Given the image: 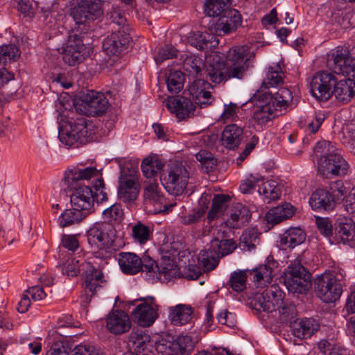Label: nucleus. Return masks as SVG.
<instances>
[{"label": "nucleus", "mask_w": 355, "mask_h": 355, "mask_svg": "<svg viewBox=\"0 0 355 355\" xmlns=\"http://www.w3.org/2000/svg\"><path fill=\"white\" fill-rule=\"evenodd\" d=\"M131 235L135 242L142 245L150 240L151 232L148 226L139 222L132 227Z\"/></svg>", "instance_id": "nucleus-52"}, {"label": "nucleus", "mask_w": 355, "mask_h": 355, "mask_svg": "<svg viewBox=\"0 0 355 355\" xmlns=\"http://www.w3.org/2000/svg\"><path fill=\"white\" fill-rule=\"evenodd\" d=\"M345 286V275L343 272L324 273L315 281V291L324 302L329 303L338 300Z\"/></svg>", "instance_id": "nucleus-4"}, {"label": "nucleus", "mask_w": 355, "mask_h": 355, "mask_svg": "<svg viewBox=\"0 0 355 355\" xmlns=\"http://www.w3.org/2000/svg\"><path fill=\"white\" fill-rule=\"evenodd\" d=\"M264 95L265 101H269L277 110H282L289 107L293 101L291 91L286 87H281L274 95L270 93H262Z\"/></svg>", "instance_id": "nucleus-30"}, {"label": "nucleus", "mask_w": 355, "mask_h": 355, "mask_svg": "<svg viewBox=\"0 0 355 355\" xmlns=\"http://www.w3.org/2000/svg\"><path fill=\"white\" fill-rule=\"evenodd\" d=\"M193 308L187 304H178L169 309V319L174 325H183L192 319Z\"/></svg>", "instance_id": "nucleus-34"}, {"label": "nucleus", "mask_w": 355, "mask_h": 355, "mask_svg": "<svg viewBox=\"0 0 355 355\" xmlns=\"http://www.w3.org/2000/svg\"><path fill=\"white\" fill-rule=\"evenodd\" d=\"M232 0H206L205 13L209 17H220L227 12L230 8Z\"/></svg>", "instance_id": "nucleus-40"}, {"label": "nucleus", "mask_w": 355, "mask_h": 355, "mask_svg": "<svg viewBox=\"0 0 355 355\" xmlns=\"http://www.w3.org/2000/svg\"><path fill=\"white\" fill-rule=\"evenodd\" d=\"M242 24V16L240 12L236 10H229V11L223 15L214 24V31L218 35H225L234 32Z\"/></svg>", "instance_id": "nucleus-20"}, {"label": "nucleus", "mask_w": 355, "mask_h": 355, "mask_svg": "<svg viewBox=\"0 0 355 355\" xmlns=\"http://www.w3.org/2000/svg\"><path fill=\"white\" fill-rule=\"evenodd\" d=\"M315 153L319 157L318 160L331 158L334 155H338L340 152L336 146L329 141H318L315 147Z\"/></svg>", "instance_id": "nucleus-49"}, {"label": "nucleus", "mask_w": 355, "mask_h": 355, "mask_svg": "<svg viewBox=\"0 0 355 355\" xmlns=\"http://www.w3.org/2000/svg\"><path fill=\"white\" fill-rule=\"evenodd\" d=\"M355 226L350 218H339L335 229L336 237L343 243L352 241L354 236Z\"/></svg>", "instance_id": "nucleus-38"}, {"label": "nucleus", "mask_w": 355, "mask_h": 355, "mask_svg": "<svg viewBox=\"0 0 355 355\" xmlns=\"http://www.w3.org/2000/svg\"><path fill=\"white\" fill-rule=\"evenodd\" d=\"M349 184H346L341 180L332 182L330 184V190L332 197L335 199V202L339 200H343L347 197L349 192Z\"/></svg>", "instance_id": "nucleus-57"}, {"label": "nucleus", "mask_w": 355, "mask_h": 355, "mask_svg": "<svg viewBox=\"0 0 355 355\" xmlns=\"http://www.w3.org/2000/svg\"><path fill=\"white\" fill-rule=\"evenodd\" d=\"M258 191L263 196V199L268 202L278 200L281 196V189L279 184L273 180L261 182Z\"/></svg>", "instance_id": "nucleus-42"}, {"label": "nucleus", "mask_w": 355, "mask_h": 355, "mask_svg": "<svg viewBox=\"0 0 355 355\" xmlns=\"http://www.w3.org/2000/svg\"><path fill=\"white\" fill-rule=\"evenodd\" d=\"M118 262L124 274L132 275L141 272L147 280L157 282L158 273L155 270L157 266L150 257H140L133 252H123L119 254Z\"/></svg>", "instance_id": "nucleus-2"}, {"label": "nucleus", "mask_w": 355, "mask_h": 355, "mask_svg": "<svg viewBox=\"0 0 355 355\" xmlns=\"http://www.w3.org/2000/svg\"><path fill=\"white\" fill-rule=\"evenodd\" d=\"M46 355H69V345L64 340H56L51 345Z\"/></svg>", "instance_id": "nucleus-64"}, {"label": "nucleus", "mask_w": 355, "mask_h": 355, "mask_svg": "<svg viewBox=\"0 0 355 355\" xmlns=\"http://www.w3.org/2000/svg\"><path fill=\"white\" fill-rule=\"evenodd\" d=\"M139 190L138 181H119L118 198L125 203L133 202L137 200Z\"/></svg>", "instance_id": "nucleus-33"}, {"label": "nucleus", "mask_w": 355, "mask_h": 355, "mask_svg": "<svg viewBox=\"0 0 355 355\" xmlns=\"http://www.w3.org/2000/svg\"><path fill=\"white\" fill-rule=\"evenodd\" d=\"M130 41L128 28L123 26L104 40L103 49L107 55H118L128 49Z\"/></svg>", "instance_id": "nucleus-14"}, {"label": "nucleus", "mask_w": 355, "mask_h": 355, "mask_svg": "<svg viewBox=\"0 0 355 355\" xmlns=\"http://www.w3.org/2000/svg\"><path fill=\"white\" fill-rule=\"evenodd\" d=\"M263 181V176L258 174H250L245 180L242 181L239 189L243 193H249L255 189L257 185L259 187L258 183Z\"/></svg>", "instance_id": "nucleus-61"}, {"label": "nucleus", "mask_w": 355, "mask_h": 355, "mask_svg": "<svg viewBox=\"0 0 355 355\" xmlns=\"http://www.w3.org/2000/svg\"><path fill=\"white\" fill-rule=\"evenodd\" d=\"M150 341V337L141 329H133L128 339L127 349L139 354L145 353L148 350V346Z\"/></svg>", "instance_id": "nucleus-27"}, {"label": "nucleus", "mask_w": 355, "mask_h": 355, "mask_svg": "<svg viewBox=\"0 0 355 355\" xmlns=\"http://www.w3.org/2000/svg\"><path fill=\"white\" fill-rule=\"evenodd\" d=\"M82 270L85 273V291L94 295L98 289L106 283L105 277L103 272L96 269L90 262L83 263Z\"/></svg>", "instance_id": "nucleus-21"}, {"label": "nucleus", "mask_w": 355, "mask_h": 355, "mask_svg": "<svg viewBox=\"0 0 355 355\" xmlns=\"http://www.w3.org/2000/svg\"><path fill=\"white\" fill-rule=\"evenodd\" d=\"M156 265L157 268L155 271L158 273L157 281L161 278V275H164L166 279L176 275V265L173 260L169 258L163 259L159 266L157 263Z\"/></svg>", "instance_id": "nucleus-56"}, {"label": "nucleus", "mask_w": 355, "mask_h": 355, "mask_svg": "<svg viewBox=\"0 0 355 355\" xmlns=\"http://www.w3.org/2000/svg\"><path fill=\"white\" fill-rule=\"evenodd\" d=\"M195 343L190 336L186 335L178 336L172 343H168V345L174 350V355H189L194 349Z\"/></svg>", "instance_id": "nucleus-41"}, {"label": "nucleus", "mask_w": 355, "mask_h": 355, "mask_svg": "<svg viewBox=\"0 0 355 355\" xmlns=\"http://www.w3.org/2000/svg\"><path fill=\"white\" fill-rule=\"evenodd\" d=\"M252 102L256 103V110L254 112V119L260 125H263L275 117V111L277 110L269 101H265L262 92L257 91L252 97Z\"/></svg>", "instance_id": "nucleus-19"}, {"label": "nucleus", "mask_w": 355, "mask_h": 355, "mask_svg": "<svg viewBox=\"0 0 355 355\" xmlns=\"http://www.w3.org/2000/svg\"><path fill=\"white\" fill-rule=\"evenodd\" d=\"M166 106L171 112L174 113L180 119L193 115L196 107L192 101L185 96L169 98Z\"/></svg>", "instance_id": "nucleus-23"}, {"label": "nucleus", "mask_w": 355, "mask_h": 355, "mask_svg": "<svg viewBox=\"0 0 355 355\" xmlns=\"http://www.w3.org/2000/svg\"><path fill=\"white\" fill-rule=\"evenodd\" d=\"M120 176L119 181H138V170L135 164L122 159H119Z\"/></svg>", "instance_id": "nucleus-46"}, {"label": "nucleus", "mask_w": 355, "mask_h": 355, "mask_svg": "<svg viewBox=\"0 0 355 355\" xmlns=\"http://www.w3.org/2000/svg\"><path fill=\"white\" fill-rule=\"evenodd\" d=\"M293 214V207L289 203H285L270 209L266 214V219L268 223L276 225L291 218Z\"/></svg>", "instance_id": "nucleus-37"}, {"label": "nucleus", "mask_w": 355, "mask_h": 355, "mask_svg": "<svg viewBox=\"0 0 355 355\" xmlns=\"http://www.w3.org/2000/svg\"><path fill=\"white\" fill-rule=\"evenodd\" d=\"M93 131L89 129L86 119L83 116L71 118L59 129L60 141L66 146L76 144H85L93 139Z\"/></svg>", "instance_id": "nucleus-3"}, {"label": "nucleus", "mask_w": 355, "mask_h": 355, "mask_svg": "<svg viewBox=\"0 0 355 355\" xmlns=\"http://www.w3.org/2000/svg\"><path fill=\"white\" fill-rule=\"evenodd\" d=\"M336 76L327 71L316 73L310 83L311 95L318 101L325 102L332 96L331 87L336 83Z\"/></svg>", "instance_id": "nucleus-11"}, {"label": "nucleus", "mask_w": 355, "mask_h": 355, "mask_svg": "<svg viewBox=\"0 0 355 355\" xmlns=\"http://www.w3.org/2000/svg\"><path fill=\"white\" fill-rule=\"evenodd\" d=\"M251 214L248 208L242 204L238 203L232 209L227 223L232 228H239L248 223Z\"/></svg>", "instance_id": "nucleus-35"}, {"label": "nucleus", "mask_w": 355, "mask_h": 355, "mask_svg": "<svg viewBox=\"0 0 355 355\" xmlns=\"http://www.w3.org/2000/svg\"><path fill=\"white\" fill-rule=\"evenodd\" d=\"M331 157L318 161V171L326 178L347 175L349 165L342 155H334Z\"/></svg>", "instance_id": "nucleus-16"}, {"label": "nucleus", "mask_w": 355, "mask_h": 355, "mask_svg": "<svg viewBox=\"0 0 355 355\" xmlns=\"http://www.w3.org/2000/svg\"><path fill=\"white\" fill-rule=\"evenodd\" d=\"M279 245L284 250L294 248L302 244L306 239L305 232L299 227H291L281 234Z\"/></svg>", "instance_id": "nucleus-32"}, {"label": "nucleus", "mask_w": 355, "mask_h": 355, "mask_svg": "<svg viewBox=\"0 0 355 355\" xmlns=\"http://www.w3.org/2000/svg\"><path fill=\"white\" fill-rule=\"evenodd\" d=\"M284 294L277 286L266 288L261 293H257L250 299V306L258 311L272 312L282 303Z\"/></svg>", "instance_id": "nucleus-10"}, {"label": "nucleus", "mask_w": 355, "mask_h": 355, "mask_svg": "<svg viewBox=\"0 0 355 355\" xmlns=\"http://www.w3.org/2000/svg\"><path fill=\"white\" fill-rule=\"evenodd\" d=\"M284 275V283L289 292L303 293L311 286V275L303 266L300 257L291 263Z\"/></svg>", "instance_id": "nucleus-5"}, {"label": "nucleus", "mask_w": 355, "mask_h": 355, "mask_svg": "<svg viewBox=\"0 0 355 355\" xmlns=\"http://www.w3.org/2000/svg\"><path fill=\"white\" fill-rule=\"evenodd\" d=\"M243 135V131L241 127L236 124L227 125L222 132L223 144L228 149H234L241 144Z\"/></svg>", "instance_id": "nucleus-31"}, {"label": "nucleus", "mask_w": 355, "mask_h": 355, "mask_svg": "<svg viewBox=\"0 0 355 355\" xmlns=\"http://www.w3.org/2000/svg\"><path fill=\"white\" fill-rule=\"evenodd\" d=\"M205 202L200 200V205L194 208L190 213L180 217V223L184 225H191L201 221L207 210Z\"/></svg>", "instance_id": "nucleus-45"}, {"label": "nucleus", "mask_w": 355, "mask_h": 355, "mask_svg": "<svg viewBox=\"0 0 355 355\" xmlns=\"http://www.w3.org/2000/svg\"><path fill=\"white\" fill-rule=\"evenodd\" d=\"M332 95L343 104L348 103L355 96V80L345 78L337 81L336 79Z\"/></svg>", "instance_id": "nucleus-25"}, {"label": "nucleus", "mask_w": 355, "mask_h": 355, "mask_svg": "<svg viewBox=\"0 0 355 355\" xmlns=\"http://www.w3.org/2000/svg\"><path fill=\"white\" fill-rule=\"evenodd\" d=\"M247 273L243 270L234 271L231 274L227 285L233 291L240 293L246 288Z\"/></svg>", "instance_id": "nucleus-53"}, {"label": "nucleus", "mask_w": 355, "mask_h": 355, "mask_svg": "<svg viewBox=\"0 0 355 355\" xmlns=\"http://www.w3.org/2000/svg\"><path fill=\"white\" fill-rule=\"evenodd\" d=\"M238 110L239 107L234 103H230V104H225L224 110L220 114L218 121L225 123L228 121H235L238 118Z\"/></svg>", "instance_id": "nucleus-63"}, {"label": "nucleus", "mask_w": 355, "mask_h": 355, "mask_svg": "<svg viewBox=\"0 0 355 355\" xmlns=\"http://www.w3.org/2000/svg\"><path fill=\"white\" fill-rule=\"evenodd\" d=\"M230 197L227 195L218 194L212 200L211 208L207 214L209 221L218 218L227 208Z\"/></svg>", "instance_id": "nucleus-44"}, {"label": "nucleus", "mask_w": 355, "mask_h": 355, "mask_svg": "<svg viewBox=\"0 0 355 355\" xmlns=\"http://www.w3.org/2000/svg\"><path fill=\"white\" fill-rule=\"evenodd\" d=\"M327 64L332 73L355 79V58L347 48L338 46L332 50L328 55Z\"/></svg>", "instance_id": "nucleus-8"}, {"label": "nucleus", "mask_w": 355, "mask_h": 355, "mask_svg": "<svg viewBox=\"0 0 355 355\" xmlns=\"http://www.w3.org/2000/svg\"><path fill=\"white\" fill-rule=\"evenodd\" d=\"M335 204V199L331 193L325 189H317L309 198V205L314 210H331Z\"/></svg>", "instance_id": "nucleus-29"}, {"label": "nucleus", "mask_w": 355, "mask_h": 355, "mask_svg": "<svg viewBox=\"0 0 355 355\" xmlns=\"http://www.w3.org/2000/svg\"><path fill=\"white\" fill-rule=\"evenodd\" d=\"M89 51L83 44V39L78 34L69 35L67 44L64 49L63 60L69 65L81 62L87 56Z\"/></svg>", "instance_id": "nucleus-15"}, {"label": "nucleus", "mask_w": 355, "mask_h": 355, "mask_svg": "<svg viewBox=\"0 0 355 355\" xmlns=\"http://www.w3.org/2000/svg\"><path fill=\"white\" fill-rule=\"evenodd\" d=\"M89 244L98 249L94 257L100 259L110 257L113 251L114 240L108 232V225L96 223L87 232Z\"/></svg>", "instance_id": "nucleus-7"}, {"label": "nucleus", "mask_w": 355, "mask_h": 355, "mask_svg": "<svg viewBox=\"0 0 355 355\" xmlns=\"http://www.w3.org/2000/svg\"><path fill=\"white\" fill-rule=\"evenodd\" d=\"M106 327L112 334H122L131 328V322L123 311L113 310L107 316Z\"/></svg>", "instance_id": "nucleus-22"}, {"label": "nucleus", "mask_w": 355, "mask_h": 355, "mask_svg": "<svg viewBox=\"0 0 355 355\" xmlns=\"http://www.w3.org/2000/svg\"><path fill=\"white\" fill-rule=\"evenodd\" d=\"M188 42L200 51H208L216 47L218 41L216 36L208 32H193L188 37Z\"/></svg>", "instance_id": "nucleus-28"}, {"label": "nucleus", "mask_w": 355, "mask_h": 355, "mask_svg": "<svg viewBox=\"0 0 355 355\" xmlns=\"http://www.w3.org/2000/svg\"><path fill=\"white\" fill-rule=\"evenodd\" d=\"M291 327L295 337L306 339L319 330L320 325L315 319L304 318L299 321L293 320Z\"/></svg>", "instance_id": "nucleus-26"}, {"label": "nucleus", "mask_w": 355, "mask_h": 355, "mask_svg": "<svg viewBox=\"0 0 355 355\" xmlns=\"http://www.w3.org/2000/svg\"><path fill=\"white\" fill-rule=\"evenodd\" d=\"M83 105L90 115H101L105 112L109 103L103 94L87 91L82 97Z\"/></svg>", "instance_id": "nucleus-18"}, {"label": "nucleus", "mask_w": 355, "mask_h": 355, "mask_svg": "<svg viewBox=\"0 0 355 355\" xmlns=\"http://www.w3.org/2000/svg\"><path fill=\"white\" fill-rule=\"evenodd\" d=\"M20 56L19 48L13 44H3L0 46V64L17 60Z\"/></svg>", "instance_id": "nucleus-48"}, {"label": "nucleus", "mask_w": 355, "mask_h": 355, "mask_svg": "<svg viewBox=\"0 0 355 355\" xmlns=\"http://www.w3.org/2000/svg\"><path fill=\"white\" fill-rule=\"evenodd\" d=\"M282 78L283 72L280 66L277 64L275 67H270L268 68V71L262 83V87L269 88L277 86L282 82Z\"/></svg>", "instance_id": "nucleus-51"}, {"label": "nucleus", "mask_w": 355, "mask_h": 355, "mask_svg": "<svg viewBox=\"0 0 355 355\" xmlns=\"http://www.w3.org/2000/svg\"><path fill=\"white\" fill-rule=\"evenodd\" d=\"M219 254L210 245L207 249L202 250L198 256V261L204 271L214 270L218 264Z\"/></svg>", "instance_id": "nucleus-39"}, {"label": "nucleus", "mask_w": 355, "mask_h": 355, "mask_svg": "<svg viewBox=\"0 0 355 355\" xmlns=\"http://www.w3.org/2000/svg\"><path fill=\"white\" fill-rule=\"evenodd\" d=\"M71 355H103L100 348L91 343H80L71 352Z\"/></svg>", "instance_id": "nucleus-62"}, {"label": "nucleus", "mask_w": 355, "mask_h": 355, "mask_svg": "<svg viewBox=\"0 0 355 355\" xmlns=\"http://www.w3.org/2000/svg\"><path fill=\"white\" fill-rule=\"evenodd\" d=\"M103 12L101 6L95 0H80L71 9V15L76 24H83L96 20Z\"/></svg>", "instance_id": "nucleus-12"}, {"label": "nucleus", "mask_w": 355, "mask_h": 355, "mask_svg": "<svg viewBox=\"0 0 355 355\" xmlns=\"http://www.w3.org/2000/svg\"><path fill=\"white\" fill-rule=\"evenodd\" d=\"M254 55L246 46L230 49L225 63L217 61L207 69L210 80L220 83L230 78L241 79L251 66L250 58Z\"/></svg>", "instance_id": "nucleus-1"}, {"label": "nucleus", "mask_w": 355, "mask_h": 355, "mask_svg": "<svg viewBox=\"0 0 355 355\" xmlns=\"http://www.w3.org/2000/svg\"><path fill=\"white\" fill-rule=\"evenodd\" d=\"M189 172L182 163L171 162L161 175L160 180L165 189L171 194L178 196L183 193L189 180Z\"/></svg>", "instance_id": "nucleus-6"}, {"label": "nucleus", "mask_w": 355, "mask_h": 355, "mask_svg": "<svg viewBox=\"0 0 355 355\" xmlns=\"http://www.w3.org/2000/svg\"><path fill=\"white\" fill-rule=\"evenodd\" d=\"M144 203L146 209L153 214L168 213L176 203H166V199L159 189L155 180H148L143 183Z\"/></svg>", "instance_id": "nucleus-9"}, {"label": "nucleus", "mask_w": 355, "mask_h": 355, "mask_svg": "<svg viewBox=\"0 0 355 355\" xmlns=\"http://www.w3.org/2000/svg\"><path fill=\"white\" fill-rule=\"evenodd\" d=\"M162 166L159 160L147 157L143 160L141 167L144 175L149 180H152L151 178L155 177L162 169Z\"/></svg>", "instance_id": "nucleus-54"}, {"label": "nucleus", "mask_w": 355, "mask_h": 355, "mask_svg": "<svg viewBox=\"0 0 355 355\" xmlns=\"http://www.w3.org/2000/svg\"><path fill=\"white\" fill-rule=\"evenodd\" d=\"M98 175V170L94 166L83 168L75 167L64 173L63 182L65 186L81 184L80 181L87 180Z\"/></svg>", "instance_id": "nucleus-24"}, {"label": "nucleus", "mask_w": 355, "mask_h": 355, "mask_svg": "<svg viewBox=\"0 0 355 355\" xmlns=\"http://www.w3.org/2000/svg\"><path fill=\"white\" fill-rule=\"evenodd\" d=\"M66 187L71 192L70 198L72 207L84 211L85 214H89L92 211L94 203L92 189L83 184Z\"/></svg>", "instance_id": "nucleus-13"}, {"label": "nucleus", "mask_w": 355, "mask_h": 355, "mask_svg": "<svg viewBox=\"0 0 355 355\" xmlns=\"http://www.w3.org/2000/svg\"><path fill=\"white\" fill-rule=\"evenodd\" d=\"M103 218L109 223L121 221L123 218V211L121 205L115 203L103 211Z\"/></svg>", "instance_id": "nucleus-58"}, {"label": "nucleus", "mask_w": 355, "mask_h": 355, "mask_svg": "<svg viewBox=\"0 0 355 355\" xmlns=\"http://www.w3.org/2000/svg\"><path fill=\"white\" fill-rule=\"evenodd\" d=\"M87 215L84 211L73 207L72 209H66L61 214L58 218V223L62 227L71 226L79 223Z\"/></svg>", "instance_id": "nucleus-43"}, {"label": "nucleus", "mask_w": 355, "mask_h": 355, "mask_svg": "<svg viewBox=\"0 0 355 355\" xmlns=\"http://www.w3.org/2000/svg\"><path fill=\"white\" fill-rule=\"evenodd\" d=\"M184 81V77L180 71L171 70L166 80L168 92L171 94L180 92L183 88Z\"/></svg>", "instance_id": "nucleus-47"}, {"label": "nucleus", "mask_w": 355, "mask_h": 355, "mask_svg": "<svg viewBox=\"0 0 355 355\" xmlns=\"http://www.w3.org/2000/svg\"><path fill=\"white\" fill-rule=\"evenodd\" d=\"M200 58L193 55H187L183 62V69L188 71L189 75L197 76L200 71Z\"/></svg>", "instance_id": "nucleus-60"}, {"label": "nucleus", "mask_w": 355, "mask_h": 355, "mask_svg": "<svg viewBox=\"0 0 355 355\" xmlns=\"http://www.w3.org/2000/svg\"><path fill=\"white\" fill-rule=\"evenodd\" d=\"M279 309V319L283 322H293L297 315L295 304L291 302H283L277 306Z\"/></svg>", "instance_id": "nucleus-55"}, {"label": "nucleus", "mask_w": 355, "mask_h": 355, "mask_svg": "<svg viewBox=\"0 0 355 355\" xmlns=\"http://www.w3.org/2000/svg\"><path fill=\"white\" fill-rule=\"evenodd\" d=\"M158 306L153 297L144 300L132 312V319L141 327H150L158 316Z\"/></svg>", "instance_id": "nucleus-17"}, {"label": "nucleus", "mask_w": 355, "mask_h": 355, "mask_svg": "<svg viewBox=\"0 0 355 355\" xmlns=\"http://www.w3.org/2000/svg\"><path fill=\"white\" fill-rule=\"evenodd\" d=\"M210 245L216 250L220 258L232 253L236 248V244L232 239L219 240L216 238L211 241Z\"/></svg>", "instance_id": "nucleus-50"}, {"label": "nucleus", "mask_w": 355, "mask_h": 355, "mask_svg": "<svg viewBox=\"0 0 355 355\" xmlns=\"http://www.w3.org/2000/svg\"><path fill=\"white\" fill-rule=\"evenodd\" d=\"M277 267V263L274 260L268 259L267 263L261 264L254 270V281L259 286H263L272 281L274 268Z\"/></svg>", "instance_id": "nucleus-36"}, {"label": "nucleus", "mask_w": 355, "mask_h": 355, "mask_svg": "<svg viewBox=\"0 0 355 355\" xmlns=\"http://www.w3.org/2000/svg\"><path fill=\"white\" fill-rule=\"evenodd\" d=\"M197 160H198L202 166L206 170V172L212 171L216 166V159L213 154L207 150H200L196 155Z\"/></svg>", "instance_id": "nucleus-59"}]
</instances>
